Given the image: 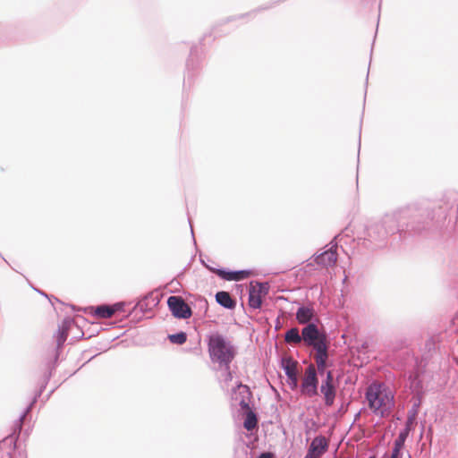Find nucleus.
<instances>
[{
  "instance_id": "15",
  "label": "nucleus",
  "mask_w": 458,
  "mask_h": 458,
  "mask_svg": "<svg viewBox=\"0 0 458 458\" xmlns=\"http://www.w3.org/2000/svg\"><path fill=\"white\" fill-rule=\"evenodd\" d=\"M320 393L324 396L325 404L332 406L336 396V387L335 384H321Z\"/></svg>"
},
{
  "instance_id": "19",
  "label": "nucleus",
  "mask_w": 458,
  "mask_h": 458,
  "mask_svg": "<svg viewBox=\"0 0 458 458\" xmlns=\"http://www.w3.org/2000/svg\"><path fill=\"white\" fill-rule=\"evenodd\" d=\"M315 361H327L328 360V341L320 342L315 347Z\"/></svg>"
},
{
  "instance_id": "9",
  "label": "nucleus",
  "mask_w": 458,
  "mask_h": 458,
  "mask_svg": "<svg viewBox=\"0 0 458 458\" xmlns=\"http://www.w3.org/2000/svg\"><path fill=\"white\" fill-rule=\"evenodd\" d=\"M251 397L250 387L239 382L233 389L232 398L238 402L242 410H250L249 401Z\"/></svg>"
},
{
  "instance_id": "32",
  "label": "nucleus",
  "mask_w": 458,
  "mask_h": 458,
  "mask_svg": "<svg viewBox=\"0 0 458 458\" xmlns=\"http://www.w3.org/2000/svg\"><path fill=\"white\" fill-rule=\"evenodd\" d=\"M3 447H6V450H5V455H6V458H13V454L16 450V448L14 450H10V445L8 444H4L3 443V440L0 442V448H3Z\"/></svg>"
},
{
  "instance_id": "43",
  "label": "nucleus",
  "mask_w": 458,
  "mask_h": 458,
  "mask_svg": "<svg viewBox=\"0 0 458 458\" xmlns=\"http://www.w3.org/2000/svg\"><path fill=\"white\" fill-rule=\"evenodd\" d=\"M194 51H195V48L191 47V55L193 54Z\"/></svg>"
},
{
  "instance_id": "10",
  "label": "nucleus",
  "mask_w": 458,
  "mask_h": 458,
  "mask_svg": "<svg viewBox=\"0 0 458 458\" xmlns=\"http://www.w3.org/2000/svg\"><path fill=\"white\" fill-rule=\"evenodd\" d=\"M295 318L300 325L304 326L318 321L316 310L311 305L300 306L295 313Z\"/></svg>"
},
{
  "instance_id": "21",
  "label": "nucleus",
  "mask_w": 458,
  "mask_h": 458,
  "mask_svg": "<svg viewBox=\"0 0 458 458\" xmlns=\"http://www.w3.org/2000/svg\"><path fill=\"white\" fill-rule=\"evenodd\" d=\"M262 297L255 291L254 282H250L249 287V306L252 309H260Z\"/></svg>"
},
{
  "instance_id": "11",
  "label": "nucleus",
  "mask_w": 458,
  "mask_h": 458,
  "mask_svg": "<svg viewBox=\"0 0 458 458\" xmlns=\"http://www.w3.org/2000/svg\"><path fill=\"white\" fill-rule=\"evenodd\" d=\"M157 303L158 300L154 297L152 293H149L137 301L132 309V312L140 311L142 315H144L150 311L153 307L157 305Z\"/></svg>"
},
{
  "instance_id": "34",
  "label": "nucleus",
  "mask_w": 458,
  "mask_h": 458,
  "mask_svg": "<svg viewBox=\"0 0 458 458\" xmlns=\"http://www.w3.org/2000/svg\"><path fill=\"white\" fill-rule=\"evenodd\" d=\"M415 418L416 417H413V416H411L408 414V418H407V420L405 422V427L404 428H408L410 429V431L411 430V425L413 424L414 420H415Z\"/></svg>"
},
{
  "instance_id": "24",
  "label": "nucleus",
  "mask_w": 458,
  "mask_h": 458,
  "mask_svg": "<svg viewBox=\"0 0 458 458\" xmlns=\"http://www.w3.org/2000/svg\"><path fill=\"white\" fill-rule=\"evenodd\" d=\"M168 339L172 344L181 345L187 341V334L185 332L180 331L178 333L169 335Z\"/></svg>"
},
{
  "instance_id": "37",
  "label": "nucleus",
  "mask_w": 458,
  "mask_h": 458,
  "mask_svg": "<svg viewBox=\"0 0 458 458\" xmlns=\"http://www.w3.org/2000/svg\"><path fill=\"white\" fill-rule=\"evenodd\" d=\"M276 330H278L281 327L280 318H277L276 320Z\"/></svg>"
},
{
  "instance_id": "5",
  "label": "nucleus",
  "mask_w": 458,
  "mask_h": 458,
  "mask_svg": "<svg viewBox=\"0 0 458 458\" xmlns=\"http://www.w3.org/2000/svg\"><path fill=\"white\" fill-rule=\"evenodd\" d=\"M301 338L305 346L312 348L318 343L327 340V334L321 331L316 323H310L301 328Z\"/></svg>"
},
{
  "instance_id": "36",
  "label": "nucleus",
  "mask_w": 458,
  "mask_h": 458,
  "mask_svg": "<svg viewBox=\"0 0 458 458\" xmlns=\"http://www.w3.org/2000/svg\"><path fill=\"white\" fill-rule=\"evenodd\" d=\"M225 370H226V372H227V373H226L225 380H226V381H227V380H231V379H232V377H233V376H232V372H231L230 369H225Z\"/></svg>"
},
{
  "instance_id": "4",
  "label": "nucleus",
  "mask_w": 458,
  "mask_h": 458,
  "mask_svg": "<svg viewBox=\"0 0 458 458\" xmlns=\"http://www.w3.org/2000/svg\"><path fill=\"white\" fill-rule=\"evenodd\" d=\"M52 376V370L50 369L47 373L45 374V381L44 384L41 386L39 391L38 394L34 396L31 403L25 408L23 412L20 415L18 420H15V423L13 425V431L8 435L6 437L3 439V443L8 444L10 445V450H14L16 448L17 440L19 438L20 433L21 431L22 424L27 417V415L30 412L33 405L37 402V399L38 396H40L41 393L45 389L47 382L49 381L50 377Z\"/></svg>"
},
{
  "instance_id": "26",
  "label": "nucleus",
  "mask_w": 458,
  "mask_h": 458,
  "mask_svg": "<svg viewBox=\"0 0 458 458\" xmlns=\"http://www.w3.org/2000/svg\"><path fill=\"white\" fill-rule=\"evenodd\" d=\"M255 291L259 293V294L262 297L268 293L269 291V285L267 282L260 283V282H255L254 284Z\"/></svg>"
},
{
  "instance_id": "42",
  "label": "nucleus",
  "mask_w": 458,
  "mask_h": 458,
  "mask_svg": "<svg viewBox=\"0 0 458 458\" xmlns=\"http://www.w3.org/2000/svg\"><path fill=\"white\" fill-rule=\"evenodd\" d=\"M201 264L207 268L208 264H206V261H204L202 259H200Z\"/></svg>"
},
{
  "instance_id": "38",
  "label": "nucleus",
  "mask_w": 458,
  "mask_h": 458,
  "mask_svg": "<svg viewBox=\"0 0 458 458\" xmlns=\"http://www.w3.org/2000/svg\"><path fill=\"white\" fill-rule=\"evenodd\" d=\"M360 411H358V412L355 414V416H354V421L358 420L360 419Z\"/></svg>"
},
{
  "instance_id": "17",
  "label": "nucleus",
  "mask_w": 458,
  "mask_h": 458,
  "mask_svg": "<svg viewBox=\"0 0 458 458\" xmlns=\"http://www.w3.org/2000/svg\"><path fill=\"white\" fill-rule=\"evenodd\" d=\"M72 320L71 318H64L62 324L58 327V334L56 337V346L57 348H61L68 336V331L70 328Z\"/></svg>"
},
{
  "instance_id": "20",
  "label": "nucleus",
  "mask_w": 458,
  "mask_h": 458,
  "mask_svg": "<svg viewBox=\"0 0 458 458\" xmlns=\"http://www.w3.org/2000/svg\"><path fill=\"white\" fill-rule=\"evenodd\" d=\"M284 341L293 345H299L302 343L301 333L297 327H291L284 335Z\"/></svg>"
},
{
  "instance_id": "45",
  "label": "nucleus",
  "mask_w": 458,
  "mask_h": 458,
  "mask_svg": "<svg viewBox=\"0 0 458 458\" xmlns=\"http://www.w3.org/2000/svg\"><path fill=\"white\" fill-rule=\"evenodd\" d=\"M233 19H234V18H228V19H227V21H232V20H233Z\"/></svg>"
},
{
  "instance_id": "1",
  "label": "nucleus",
  "mask_w": 458,
  "mask_h": 458,
  "mask_svg": "<svg viewBox=\"0 0 458 458\" xmlns=\"http://www.w3.org/2000/svg\"><path fill=\"white\" fill-rule=\"evenodd\" d=\"M447 203L433 205L432 207H407L393 214L386 215L379 222L371 224L367 228V238L374 248L386 245L390 235L396 233H419L431 226L442 225L448 215Z\"/></svg>"
},
{
  "instance_id": "33",
  "label": "nucleus",
  "mask_w": 458,
  "mask_h": 458,
  "mask_svg": "<svg viewBox=\"0 0 458 458\" xmlns=\"http://www.w3.org/2000/svg\"><path fill=\"white\" fill-rule=\"evenodd\" d=\"M111 306V310L114 311V315L116 313V312H119V311H123V309H124V302H116V303H114Z\"/></svg>"
},
{
  "instance_id": "8",
  "label": "nucleus",
  "mask_w": 458,
  "mask_h": 458,
  "mask_svg": "<svg viewBox=\"0 0 458 458\" xmlns=\"http://www.w3.org/2000/svg\"><path fill=\"white\" fill-rule=\"evenodd\" d=\"M336 236L330 242V248L317 255L315 258V262L318 265L324 267H331L334 266L337 260V242H335Z\"/></svg>"
},
{
  "instance_id": "30",
  "label": "nucleus",
  "mask_w": 458,
  "mask_h": 458,
  "mask_svg": "<svg viewBox=\"0 0 458 458\" xmlns=\"http://www.w3.org/2000/svg\"><path fill=\"white\" fill-rule=\"evenodd\" d=\"M403 447L394 445L391 455L388 458H402V449Z\"/></svg>"
},
{
  "instance_id": "35",
  "label": "nucleus",
  "mask_w": 458,
  "mask_h": 458,
  "mask_svg": "<svg viewBox=\"0 0 458 458\" xmlns=\"http://www.w3.org/2000/svg\"><path fill=\"white\" fill-rule=\"evenodd\" d=\"M257 458H274V454L270 452H263Z\"/></svg>"
},
{
  "instance_id": "6",
  "label": "nucleus",
  "mask_w": 458,
  "mask_h": 458,
  "mask_svg": "<svg viewBox=\"0 0 458 458\" xmlns=\"http://www.w3.org/2000/svg\"><path fill=\"white\" fill-rule=\"evenodd\" d=\"M167 306L172 315L179 319L190 318L192 315L191 307L182 296L172 295L167 299Z\"/></svg>"
},
{
  "instance_id": "12",
  "label": "nucleus",
  "mask_w": 458,
  "mask_h": 458,
  "mask_svg": "<svg viewBox=\"0 0 458 458\" xmlns=\"http://www.w3.org/2000/svg\"><path fill=\"white\" fill-rule=\"evenodd\" d=\"M282 369H284L287 378L291 381V387H296L298 384L296 362L292 358L283 359Z\"/></svg>"
},
{
  "instance_id": "28",
  "label": "nucleus",
  "mask_w": 458,
  "mask_h": 458,
  "mask_svg": "<svg viewBox=\"0 0 458 458\" xmlns=\"http://www.w3.org/2000/svg\"><path fill=\"white\" fill-rule=\"evenodd\" d=\"M318 371L316 367L313 364H310L307 369L305 372L304 377H312V378H318Z\"/></svg>"
},
{
  "instance_id": "27",
  "label": "nucleus",
  "mask_w": 458,
  "mask_h": 458,
  "mask_svg": "<svg viewBox=\"0 0 458 458\" xmlns=\"http://www.w3.org/2000/svg\"><path fill=\"white\" fill-rule=\"evenodd\" d=\"M421 397L417 396L416 400L413 402L411 408L409 410L408 414L413 417H416L419 412V408L421 404Z\"/></svg>"
},
{
  "instance_id": "23",
  "label": "nucleus",
  "mask_w": 458,
  "mask_h": 458,
  "mask_svg": "<svg viewBox=\"0 0 458 458\" xmlns=\"http://www.w3.org/2000/svg\"><path fill=\"white\" fill-rule=\"evenodd\" d=\"M258 425V419H257V415L250 411L247 415H246V418L243 421V427L245 429H247L248 431H250V430H253Z\"/></svg>"
},
{
  "instance_id": "40",
  "label": "nucleus",
  "mask_w": 458,
  "mask_h": 458,
  "mask_svg": "<svg viewBox=\"0 0 458 458\" xmlns=\"http://www.w3.org/2000/svg\"><path fill=\"white\" fill-rule=\"evenodd\" d=\"M189 223H190V225H191V219H190V218H189ZM191 235H192V237H194V233H193L192 226H191ZM193 241L195 242V238H193Z\"/></svg>"
},
{
  "instance_id": "2",
  "label": "nucleus",
  "mask_w": 458,
  "mask_h": 458,
  "mask_svg": "<svg viewBox=\"0 0 458 458\" xmlns=\"http://www.w3.org/2000/svg\"><path fill=\"white\" fill-rule=\"evenodd\" d=\"M207 345L211 362L218 364L222 369H229L236 356L233 344L219 332H211L207 335Z\"/></svg>"
},
{
  "instance_id": "46",
  "label": "nucleus",
  "mask_w": 458,
  "mask_h": 458,
  "mask_svg": "<svg viewBox=\"0 0 458 458\" xmlns=\"http://www.w3.org/2000/svg\"><path fill=\"white\" fill-rule=\"evenodd\" d=\"M383 458H388V455L386 454Z\"/></svg>"
},
{
  "instance_id": "18",
  "label": "nucleus",
  "mask_w": 458,
  "mask_h": 458,
  "mask_svg": "<svg viewBox=\"0 0 458 458\" xmlns=\"http://www.w3.org/2000/svg\"><path fill=\"white\" fill-rule=\"evenodd\" d=\"M410 380V387L411 392L416 394V396L423 395V383L420 377V374L418 372L412 373L409 377Z\"/></svg>"
},
{
  "instance_id": "16",
  "label": "nucleus",
  "mask_w": 458,
  "mask_h": 458,
  "mask_svg": "<svg viewBox=\"0 0 458 458\" xmlns=\"http://www.w3.org/2000/svg\"><path fill=\"white\" fill-rule=\"evenodd\" d=\"M215 298L216 302L223 308L233 310L236 306V301L228 292L219 291L216 293Z\"/></svg>"
},
{
  "instance_id": "22",
  "label": "nucleus",
  "mask_w": 458,
  "mask_h": 458,
  "mask_svg": "<svg viewBox=\"0 0 458 458\" xmlns=\"http://www.w3.org/2000/svg\"><path fill=\"white\" fill-rule=\"evenodd\" d=\"M94 315L99 318H109L114 315V311L110 305L102 304L96 307Z\"/></svg>"
},
{
  "instance_id": "25",
  "label": "nucleus",
  "mask_w": 458,
  "mask_h": 458,
  "mask_svg": "<svg viewBox=\"0 0 458 458\" xmlns=\"http://www.w3.org/2000/svg\"><path fill=\"white\" fill-rule=\"evenodd\" d=\"M409 434L410 429L408 428H403L401 429L396 439L394 440V445L403 447Z\"/></svg>"
},
{
  "instance_id": "29",
  "label": "nucleus",
  "mask_w": 458,
  "mask_h": 458,
  "mask_svg": "<svg viewBox=\"0 0 458 458\" xmlns=\"http://www.w3.org/2000/svg\"><path fill=\"white\" fill-rule=\"evenodd\" d=\"M316 369L318 373V375L323 376L327 373V368L328 366L327 361H316Z\"/></svg>"
},
{
  "instance_id": "47",
  "label": "nucleus",
  "mask_w": 458,
  "mask_h": 458,
  "mask_svg": "<svg viewBox=\"0 0 458 458\" xmlns=\"http://www.w3.org/2000/svg\"><path fill=\"white\" fill-rule=\"evenodd\" d=\"M369 458H376V457L374 455H372V456H369Z\"/></svg>"
},
{
  "instance_id": "13",
  "label": "nucleus",
  "mask_w": 458,
  "mask_h": 458,
  "mask_svg": "<svg viewBox=\"0 0 458 458\" xmlns=\"http://www.w3.org/2000/svg\"><path fill=\"white\" fill-rule=\"evenodd\" d=\"M328 449V442L324 436L316 437L310 447L308 449V453L313 454L316 457H320Z\"/></svg>"
},
{
  "instance_id": "39",
  "label": "nucleus",
  "mask_w": 458,
  "mask_h": 458,
  "mask_svg": "<svg viewBox=\"0 0 458 458\" xmlns=\"http://www.w3.org/2000/svg\"><path fill=\"white\" fill-rule=\"evenodd\" d=\"M304 458H318V457H316L313 454L307 453V454L304 456Z\"/></svg>"
},
{
  "instance_id": "14",
  "label": "nucleus",
  "mask_w": 458,
  "mask_h": 458,
  "mask_svg": "<svg viewBox=\"0 0 458 458\" xmlns=\"http://www.w3.org/2000/svg\"><path fill=\"white\" fill-rule=\"evenodd\" d=\"M301 391L310 397L318 394V378L304 377L301 385Z\"/></svg>"
},
{
  "instance_id": "31",
  "label": "nucleus",
  "mask_w": 458,
  "mask_h": 458,
  "mask_svg": "<svg viewBox=\"0 0 458 458\" xmlns=\"http://www.w3.org/2000/svg\"><path fill=\"white\" fill-rule=\"evenodd\" d=\"M335 384L334 373L332 370H327L326 373V378L322 381L321 384Z\"/></svg>"
},
{
  "instance_id": "41",
  "label": "nucleus",
  "mask_w": 458,
  "mask_h": 458,
  "mask_svg": "<svg viewBox=\"0 0 458 458\" xmlns=\"http://www.w3.org/2000/svg\"><path fill=\"white\" fill-rule=\"evenodd\" d=\"M191 65V60L189 59L186 64V67L188 70L190 69Z\"/></svg>"
},
{
  "instance_id": "3",
  "label": "nucleus",
  "mask_w": 458,
  "mask_h": 458,
  "mask_svg": "<svg viewBox=\"0 0 458 458\" xmlns=\"http://www.w3.org/2000/svg\"><path fill=\"white\" fill-rule=\"evenodd\" d=\"M381 387V384L374 383L369 385L366 389L365 398L373 413L383 418L389 414L394 405V396L383 394Z\"/></svg>"
},
{
  "instance_id": "7",
  "label": "nucleus",
  "mask_w": 458,
  "mask_h": 458,
  "mask_svg": "<svg viewBox=\"0 0 458 458\" xmlns=\"http://www.w3.org/2000/svg\"><path fill=\"white\" fill-rule=\"evenodd\" d=\"M207 269L217 275L221 279L225 281H241L248 278L251 275L249 269L229 270L226 268H215L207 266Z\"/></svg>"
},
{
  "instance_id": "44",
  "label": "nucleus",
  "mask_w": 458,
  "mask_h": 458,
  "mask_svg": "<svg viewBox=\"0 0 458 458\" xmlns=\"http://www.w3.org/2000/svg\"><path fill=\"white\" fill-rule=\"evenodd\" d=\"M38 292L41 295H45V296H47L43 292L38 291Z\"/></svg>"
}]
</instances>
